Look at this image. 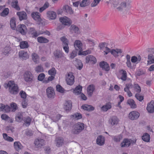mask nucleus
<instances>
[{
	"label": "nucleus",
	"instance_id": "60",
	"mask_svg": "<svg viewBox=\"0 0 154 154\" xmlns=\"http://www.w3.org/2000/svg\"><path fill=\"white\" fill-rule=\"evenodd\" d=\"M134 88L135 91L138 93H140L141 91V88L137 84L134 85Z\"/></svg>",
	"mask_w": 154,
	"mask_h": 154
},
{
	"label": "nucleus",
	"instance_id": "48",
	"mask_svg": "<svg viewBox=\"0 0 154 154\" xmlns=\"http://www.w3.org/2000/svg\"><path fill=\"white\" fill-rule=\"evenodd\" d=\"M23 120L24 121L25 125L26 126H29L30 124L31 119L30 117H28L26 118L23 119Z\"/></svg>",
	"mask_w": 154,
	"mask_h": 154
},
{
	"label": "nucleus",
	"instance_id": "18",
	"mask_svg": "<svg viewBox=\"0 0 154 154\" xmlns=\"http://www.w3.org/2000/svg\"><path fill=\"white\" fill-rule=\"evenodd\" d=\"M99 65L103 70H104L105 71H108L110 69V67L109 64L105 61H103L100 62L99 64Z\"/></svg>",
	"mask_w": 154,
	"mask_h": 154
},
{
	"label": "nucleus",
	"instance_id": "51",
	"mask_svg": "<svg viewBox=\"0 0 154 154\" xmlns=\"http://www.w3.org/2000/svg\"><path fill=\"white\" fill-rule=\"evenodd\" d=\"M35 71L37 72H41L44 71V69L42 66L41 65H39L36 67L35 68Z\"/></svg>",
	"mask_w": 154,
	"mask_h": 154
},
{
	"label": "nucleus",
	"instance_id": "42",
	"mask_svg": "<svg viewBox=\"0 0 154 154\" xmlns=\"http://www.w3.org/2000/svg\"><path fill=\"white\" fill-rule=\"evenodd\" d=\"M32 58L33 60L35 63H38L39 60V57L38 54L35 53H33L32 54Z\"/></svg>",
	"mask_w": 154,
	"mask_h": 154
},
{
	"label": "nucleus",
	"instance_id": "61",
	"mask_svg": "<svg viewBox=\"0 0 154 154\" xmlns=\"http://www.w3.org/2000/svg\"><path fill=\"white\" fill-rule=\"evenodd\" d=\"M133 87V85L131 83L126 84V87L124 88L125 91H126L127 90H129V88H132Z\"/></svg>",
	"mask_w": 154,
	"mask_h": 154
},
{
	"label": "nucleus",
	"instance_id": "13",
	"mask_svg": "<svg viewBox=\"0 0 154 154\" xmlns=\"http://www.w3.org/2000/svg\"><path fill=\"white\" fill-rule=\"evenodd\" d=\"M69 28L70 32L72 33H75L76 34L80 33V29L79 27L76 25L73 24L70 25Z\"/></svg>",
	"mask_w": 154,
	"mask_h": 154
},
{
	"label": "nucleus",
	"instance_id": "55",
	"mask_svg": "<svg viewBox=\"0 0 154 154\" xmlns=\"http://www.w3.org/2000/svg\"><path fill=\"white\" fill-rule=\"evenodd\" d=\"M25 134L28 137H30L33 135V132L30 130H26L25 131Z\"/></svg>",
	"mask_w": 154,
	"mask_h": 154
},
{
	"label": "nucleus",
	"instance_id": "17",
	"mask_svg": "<svg viewBox=\"0 0 154 154\" xmlns=\"http://www.w3.org/2000/svg\"><path fill=\"white\" fill-rule=\"evenodd\" d=\"M90 62L94 64L97 62V59L95 57L92 55H88L86 57V63H88Z\"/></svg>",
	"mask_w": 154,
	"mask_h": 154
},
{
	"label": "nucleus",
	"instance_id": "54",
	"mask_svg": "<svg viewBox=\"0 0 154 154\" xmlns=\"http://www.w3.org/2000/svg\"><path fill=\"white\" fill-rule=\"evenodd\" d=\"M5 130L8 133H12L14 131V128L11 126H7L5 128Z\"/></svg>",
	"mask_w": 154,
	"mask_h": 154
},
{
	"label": "nucleus",
	"instance_id": "11",
	"mask_svg": "<svg viewBox=\"0 0 154 154\" xmlns=\"http://www.w3.org/2000/svg\"><path fill=\"white\" fill-rule=\"evenodd\" d=\"M66 78V80L67 84L69 85H72L74 82L75 77L72 73H68Z\"/></svg>",
	"mask_w": 154,
	"mask_h": 154
},
{
	"label": "nucleus",
	"instance_id": "16",
	"mask_svg": "<svg viewBox=\"0 0 154 154\" xmlns=\"http://www.w3.org/2000/svg\"><path fill=\"white\" fill-rule=\"evenodd\" d=\"M119 119L117 116H112L110 117L109 121L111 125L113 126L117 125L119 122Z\"/></svg>",
	"mask_w": 154,
	"mask_h": 154
},
{
	"label": "nucleus",
	"instance_id": "46",
	"mask_svg": "<svg viewBox=\"0 0 154 154\" xmlns=\"http://www.w3.org/2000/svg\"><path fill=\"white\" fill-rule=\"evenodd\" d=\"M148 59L149 60L147 61L148 64H151L152 63H154V56L152 54H148Z\"/></svg>",
	"mask_w": 154,
	"mask_h": 154
},
{
	"label": "nucleus",
	"instance_id": "1",
	"mask_svg": "<svg viewBox=\"0 0 154 154\" xmlns=\"http://www.w3.org/2000/svg\"><path fill=\"white\" fill-rule=\"evenodd\" d=\"M5 88L9 87V91L12 94H16L18 93L19 89L17 84H15L14 81H9L8 83L4 85Z\"/></svg>",
	"mask_w": 154,
	"mask_h": 154
},
{
	"label": "nucleus",
	"instance_id": "36",
	"mask_svg": "<svg viewBox=\"0 0 154 154\" xmlns=\"http://www.w3.org/2000/svg\"><path fill=\"white\" fill-rule=\"evenodd\" d=\"M23 119L22 113L21 112H18L15 117L16 121L18 122H20Z\"/></svg>",
	"mask_w": 154,
	"mask_h": 154
},
{
	"label": "nucleus",
	"instance_id": "3",
	"mask_svg": "<svg viewBox=\"0 0 154 154\" xmlns=\"http://www.w3.org/2000/svg\"><path fill=\"white\" fill-rule=\"evenodd\" d=\"M84 128V124L82 123L79 122L73 126L71 133L73 134H78L81 132Z\"/></svg>",
	"mask_w": 154,
	"mask_h": 154
},
{
	"label": "nucleus",
	"instance_id": "7",
	"mask_svg": "<svg viewBox=\"0 0 154 154\" xmlns=\"http://www.w3.org/2000/svg\"><path fill=\"white\" fill-rule=\"evenodd\" d=\"M140 116L139 112L136 111H133L130 112L128 115L129 119L131 120L137 119Z\"/></svg>",
	"mask_w": 154,
	"mask_h": 154
},
{
	"label": "nucleus",
	"instance_id": "58",
	"mask_svg": "<svg viewBox=\"0 0 154 154\" xmlns=\"http://www.w3.org/2000/svg\"><path fill=\"white\" fill-rule=\"evenodd\" d=\"M101 0H94L92 3L91 4V7L96 6L100 2Z\"/></svg>",
	"mask_w": 154,
	"mask_h": 154
},
{
	"label": "nucleus",
	"instance_id": "39",
	"mask_svg": "<svg viewBox=\"0 0 154 154\" xmlns=\"http://www.w3.org/2000/svg\"><path fill=\"white\" fill-rule=\"evenodd\" d=\"M37 41L39 43H47L49 42L48 40L42 36L38 37Z\"/></svg>",
	"mask_w": 154,
	"mask_h": 154
},
{
	"label": "nucleus",
	"instance_id": "34",
	"mask_svg": "<svg viewBox=\"0 0 154 154\" xmlns=\"http://www.w3.org/2000/svg\"><path fill=\"white\" fill-rule=\"evenodd\" d=\"M112 107L111 103H106L105 105L101 107V109L103 111L106 112L108 109H110Z\"/></svg>",
	"mask_w": 154,
	"mask_h": 154
},
{
	"label": "nucleus",
	"instance_id": "49",
	"mask_svg": "<svg viewBox=\"0 0 154 154\" xmlns=\"http://www.w3.org/2000/svg\"><path fill=\"white\" fill-rule=\"evenodd\" d=\"M11 108L12 109L11 111L12 112H15L18 109L17 104L14 103L11 104Z\"/></svg>",
	"mask_w": 154,
	"mask_h": 154
},
{
	"label": "nucleus",
	"instance_id": "38",
	"mask_svg": "<svg viewBox=\"0 0 154 154\" xmlns=\"http://www.w3.org/2000/svg\"><path fill=\"white\" fill-rule=\"evenodd\" d=\"M142 139L144 141L149 142L150 140V135L147 133H145L143 134L142 137Z\"/></svg>",
	"mask_w": 154,
	"mask_h": 154
},
{
	"label": "nucleus",
	"instance_id": "10",
	"mask_svg": "<svg viewBox=\"0 0 154 154\" xmlns=\"http://www.w3.org/2000/svg\"><path fill=\"white\" fill-rule=\"evenodd\" d=\"M53 54L56 59L65 58L64 53L59 50H56L54 51Z\"/></svg>",
	"mask_w": 154,
	"mask_h": 154
},
{
	"label": "nucleus",
	"instance_id": "27",
	"mask_svg": "<svg viewBox=\"0 0 154 154\" xmlns=\"http://www.w3.org/2000/svg\"><path fill=\"white\" fill-rule=\"evenodd\" d=\"M72 102L71 100L66 101L64 105V108L66 111H69L72 109Z\"/></svg>",
	"mask_w": 154,
	"mask_h": 154
},
{
	"label": "nucleus",
	"instance_id": "59",
	"mask_svg": "<svg viewBox=\"0 0 154 154\" xmlns=\"http://www.w3.org/2000/svg\"><path fill=\"white\" fill-rule=\"evenodd\" d=\"M45 75L44 73L40 74L38 76V79L39 81H42L45 78Z\"/></svg>",
	"mask_w": 154,
	"mask_h": 154
},
{
	"label": "nucleus",
	"instance_id": "64",
	"mask_svg": "<svg viewBox=\"0 0 154 154\" xmlns=\"http://www.w3.org/2000/svg\"><path fill=\"white\" fill-rule=\"evenodd\" d=\"M106 44V42H101L99 44V47L101 50H103L104 48H105V44Z\"/></svg>",
	"mask_w": 154,
	"mask_h": 154
},
{
	"label": "nucleus",
	"instance_id": "15",
	"mask_svg": "<svg viewBox=\"0 0 154 154\" xmlns=\"http://www.w3.org/2000/svg\"><path fill=\"white\" fill-rule=\"evenodd\" d=\"M19 58L23 60H26L29 58L27 52L24 50L20 51L19 52Z\"/></svg>",
	"mask_w": 154,
	"mask_h": 154
},
{
	"label": "nucleus",
	"instance_id": "35",
	"mask_svg": "<svg viewBox=\"0 0 154 154\" xmlns=\"http://www.w3.org/2000/svg\"><path fill=\"white\" fill-rule=\"evenodd\" d=\"M14 146L16 150L19 151L21 149L23 146L19 141H16L14 143Z\"/></svg>",
	"mask_w": 154,
	"mask_h": 154
},
{
	"label": "nucleus",
	"instance_id": "9",
	"mask_svg": "<svg viewBox=\"0 0 154 154\" xmlns=\"http://www.w3.org/2000/svg\"><path fill=\"white\" fill-rule=\"evenodd\" d=\"M60 20L63 25L68 26L71 25L72 23L71 20L66 17H61L60 19Z\"/></svg>",
	"mask_w": 154,
	"mask_h": 154
},
{
	"label": "nucleus",
	"instance_id": "57",
	"mask_svg": "<svg viewBox=\"0 0 154 154\" xmlns=\"http://www.w3.org/2000/svg\"><path fill=\"white\" fill-rule=\"evenodd\" d=\"M61 117V116L60 115L57 114L55 117H54L53 118H51V119L53 121V122H56L59 120Z\"/></svg>",
	"mask_w": 154,
	"mask_h": 154
},
{
	"label": "nucleus",
	"instance_id": "53",
	"mask_svg": "<svg viewBox=\"0 0 154 154\" xmlns=\"http://www.w3.org/2000/svg\"><path fill=\"white\" fill-rule=\"evenodd\" d=\"M72 116L76 120L81 119L82 117V115L80 113L77 112L75 113Z\"/></svg>",
	"mask_w": 154,
	"mask_h": 154
},
{
	"label": "nucleus",
	"instance_id": "43",
	"mask_svg": "<svg viewBox=\"0 0 154 154\" xmlns=\"http://www.w3.org/2000/svg\"><path fill=\"white\" fill-rule=\"evenodd\" d=\"M120 72L121 73L122 76L120 79L123 81H125L126 80L127 78V75L126 72L125 71L123 70H122Z\"/></svg>",
	"mask_w": 154,
	"mask_h": 154
},
{
	"label": "nucleus",
	"instance_id": "22",
	"mask_svg": "<svg viewBox=\"0 0 154 154\" xmlns=\"http://www.w3.org/2000/svg\"><path fill=\"white\" fill-rule=\"evenodd\" d=\"M95 89V86L93 85H91L88 86L87 92L88 96L91 97L92 96Z\"/></svg>",
	"mask_w": 154,
	"mask_h": 154
},
{
	"label": "nucleus",
	"instance_id": "5",
	"mask_svg": "<svg viewBox=\"0 0 154 154\" xmlns=\"http://www.w3.org/2000/svg\"><path fill=\"white\" fill-rule=\"evenodd\" d=\"M23 78L25 81L27 82L31 83L33 81V75L29 71H26L24 73L23 75Z\"/></svg>",
	"mask_w": 154,
	"mask_h": 154
},
{
	"label": "nucleus",
	"instance_id": "23",
	"mask_svg": "<svg viewBox=\"0 0 154 154\" xmlns=\"http://www.w3.org/2000/svg\"><path fill=\"white\" fill-rule=\"evenodd\" d=\"M56 146L58 147L62 146L64 140L63 138L60 137H57L55 140Z\"/></svg>",
	"mask_w": 154,
	"mask_h": 154
},
{
	"label": "nucleus",
	"instance_id": "26",
	"mask_svg": "<svg viewBox=\"0 0 154 154\" xmlns=\"http://www.w3.org/2000/svg\"><path fill=\"white\" fill-rule=\"evenodd\" d=\"M31 16L35 20L40 22L42 20L40 16V14L39 12H38L32 13L31 14Z\"/></svg>",
	"mask_w": 154,
	"mask_h": 154
},
{
	"label": "nucleus",
	"instance_id": "21",
	"mask_svg": "<svg viewBox=\"0 0 154 154\" xmlns=\"http://www.w3.org/2000/svg\"><path fill=\"white\" fill-rule=\"evenodd\" d=\"M97 143L100 146H102L105 143V138L102 135L99 136L96 139Z\"/></svg>",
	"mask_w": 154,
	"mask_h": 154
},
{
	"label": "nucleus",
	"instance_id": "14",
	"mask_svg": "<svg viewBox=\"0 0 154 154\" xmlns=\"http://www.w3.org/2000/svg\"><path fill=\"white\" fill-rule=\"evenodd\" d=\"M47 95L48 98H53L54 97L55 93L53 88L49 87L46 89Z\"/></svg>",
	"mask_w": 154,
	"mask_h": 154
},
{
	"label": "nucleus",
	"instance_id": "32",
	"mask_svg": "<svg viewBox=\"0 0 154 154\" xmlns=\"http://www.w3.org/2000/svg\"><path fill=\"white\" fill-rule=\"evenodd\" d=\"M82 87L80 85L76 86L73 91V93L76 95H78L81 93Z\"/></svg>",
	"mask_w": 154,
	"mask_h": 154
},
{
	"label": "nucleus",
	"instance_id": "12",
	"mask_svg": "<svg viewBox=\"0 0 154 154\" xmlns=\"http://www.w3.org/2000/svg\"><path fill=\"white\" fill-rule=\"evenodd\" d=\"M28 34L33 38H36L40 34V33L33 27L29 28L28 31Z\"/></svg>",
	"mask_w": 154,
	"mask_h": 154
},
{
	"label": "nucleus",
	"instance_id": "37",
	"mask_svg": "<svg viewBox=\"0 0 154 154\" xmlns=\"http://www.w3.org/2000/svg\"><path fill=\"white\" fill-rule=\"evenodd\" d=\"M20 47L21 49L26 48L29 47L28 42L26 41H22L20 42Z\"/></svg>",
	"mask_w": 154,
	"mask_h": 154
},
{
	"label": "nucleus",
	"instance_id": "52",
	"mask_svg": "<svg viewBox=\"0 0 154 154\" xmlns=\"http://www.w3.org/2000/svg\"><path fill=\"white\" fill-rule=\"evenodd\" d=\"M48 73L51 75L54 76L56 73L55 69L54 68H52L48 71Z\"/></svg>",
	"mask_w": 154,
	"mask_h": 154
},
{
	"label": "nucleus",
	"instance_id": "41",
	"mask_svg": "<svg viewBox=\"0 0 154 154\" xmlns=\"http://www.w3.org/2000/svg\"><path fill=\"white\" fill-rule=\"evenodd\" d=\"M112 138L113 141L116 143L119 142L122 139V137L121 135L112 136Z\"/></svg>",
	"mask_w": 154,
	"mask_h": 154
},
{
	"label": "nucleus",
	"instance_id": "56",
	"mask_svg": "<svg viewBox=\"0 0 154 154\" xmlns=\"http://www.w3.org/2000/svg\"><path fill=\"white\" fill-rule=\"evenodd\" d=\"M57 91L61 93L64 92V89L60 85H57L56 87Z\"/></svg>",
	"mask_w": 154,
	"mask_h": 154
},
{
	"label": "nucleus",
	"instance_id": "2",
	"mask_svg": "<svg viewBox=\"0 0 154 154\" xmlns=\"http://www.w3.org/2000/svg\"><path fill=\"white\" fill-rule=\"evenodd\" d=\"M131 0H125L119 4V6L117 8V9L119 11L126 12L131 8Z\"/></svg>",
	"mask_w": 154,
	"mask_h": 154
},
{
	"label": "nucleus",
	"instance_id": "24",
	"mask_svg": "<svg viewBox=\"0 0 154 154\" xmlns=\"http://www.w3.org/2000/svg\"><path fill=\"white\" fill-rule=\"evenodd\" d=\"M131 140L128 139H125L123 142L121 143V147H128L131 144Z\"/></svg>",
	"mask_w": 154,
	"mask_h": 154
},
{
	"label": "nucleus",
	"instance_id": "30",
	"mask_svg": "<svg viewBox=\"0 0 154 154\" xmlns=\"http://www.w3.org/2000/svg\"><path fill=\"white\" fill-rule=\"evenodd\" d=\"M82 109L88 111H92L94 109V108L91 105H89L87 104L84 105L82 106Z\"/></svg>",
	"mask_w": 154,
	"mask_h": 154
},
{
	"label": "nucleus",
	"instance_id": "33",
	"mask_svg": "<svg viewBox=\"0 0 154 154\" xmlns=\"http://www.w3.org/2000/svg\"><path fill=\"white\" fill-rule=\"evenodd\" d=\"M127 103L132 108L137 107V105L135 101L132 99H129L127 100Z\"/></svg>",
	"mask_w": 154,
	"mask_h": 154
},
{
	"label": "nucleus",
	"instance_id": "63",
	"mask_svg": "<svg viewBox=\"0 0 154 154\" xmlns=\"http://www.w3.org/2000/svg\"><path fill=\"white\" fill-rule=\"evenodd\" d=\"M135 96L136 98L140 101H141L143 99V97L140 95L139 94H135Z\"/></svg>",
	"mask_w": 154,
	"mask_h": 154
},
{
	"label": "nucleus",
	"instance_id": "8",
	"mask_svg": "<svg viewBox=\"0 0 154 154\" xmlns=\"http://www.w3.org/2000/svg\"><path fill=\"white\" fill-rule=\"evenodd\" d=\"M16 30L23 35L26 34L27 31L26 26L23 24L19 25L17 26Z\"/></svg>",
	"mask_w": 154,
	"mask_h": 154
},
{
	"label": "nucleus",
	"instance_id": "47",
	"mask_svg": "<svg viewBox=\"0 0 154 154\" xmlns=\"http://www.w3.org/2000/svg\"><path fill=\"white\" fill-rule=\"evenodd\" d=\"M10 24L12 29L14 30L16 28V23L14 18H12L10 20Z\"/></svg>",
	"mask_w": 154,
	"mask_h": 154
},
{
	"label": "nucleus",
	"instance_id": "62",
	"mask_svg": "<svg viewBox=\"0 0 154 154\" xmlns=\"http://www.w3.org/2000/svg\"><path fill=\"white\" fill-rule=\"evenodd\" d=\"M19 94L22 98H23V99H25L26 98V94L25 92L23 91H20Z\"/></svg>",
	"mask_w": 154,
	"mask_h": 154
},
{
	"label": "nucleus",
	"instance_id": "40",
	"mask_svg": "<svg viewBox=\"0 0 154 154\" xmlns=\"http://www.w3.org/2000/svg\"><path fill=\"white\" fill-rule=\"evenodd\" d=\"M141 59V57L139 55L138 57L135 56H133L131 58V61L133 63L139 62Z\"/></svg>",
	"mask_w": 154,
	"mask_h": 154
},
{
	"label": "nucleus",
	"instance_id": "45",
	"mask_svg": "<svg viewBox=\"0 0 154 154\" xmlns=\"http://www.w3.org/2000/svg\"><path fill=\"white\" fill-rule=\"evenodd\" d=\"M90 3V0H83L80 3V6L81 7H85L88 5Z\"/></svg>",
	"mask_w": 154,
	"mask_h": 154
},
{
	"label": "nucleus",
	"instance_id": "28",
	"mask_svg": "<svg viewBox=\"0 0 154 154\" xmlns=\"http://www.w3.org/2000/svg\"><path fill=\"white\" fill-rule=\"evenodd\" d=\"M47 16L50 20L55 19L57 16L56 12L53 11H49L47 13Z\"/></svg>",
	"mask_w": 154,
	"mask_h": 154
},
{
	"label": "nucleus",
	"instance_id": "29",
	"mask_svg": "<svg viewBox=\"0 0 154 154\" xmlns=\"http://www.w3.org/2000/svg\"><path fill=\"white\" fill-rule=\"evenodd\" d=\"M63 10L64 12L70 14L73 13V11L71 8L67 5L64 6L63 7Z\"/></svg>",
	"mask_w": 154,
	"mask_h": 154
},
{
	"label": "nucleus",
	"instance_id": "4",
	"mask_svg": "<svg viewBox=\"0 0 154 154\" xmlns=\"http://www.w3.org/2000/svg\"><path fill=\"white\" fill-rule=\"evenodd\" d=\"M60 39L62 42L63 49L66 52L68 53L69 51V41L68 39L64 36L60 38Z\"/></svg>",
	"mask_w": 154,
	"mask_h": 154
},
{
	"label": "nucleus",
	"instance_id": "25",
	"mask_svg": "<svg viewBox=\"0 0 154 154\" xmlns=\"http://www.w3.org/2000/svg\"><path fill=\"white\" fill-rule=\"evenodd\" d=\"M82 44L79 40L75 41L74 43V46L77 50H79L80 51L82 49Z\"/></svg>",
	"mask_w": 154,
	"mask_h": 154
},
{
	"label": "nucleus",
	"instance_id": "6",
	"mask_svg": "<svg viewBox=\"0 0 154 154\" xmlns=\"http://www.w3.org/2000/svg\"><path fill=\"white\" fill-rule=\"evenodd\" d=\"M34 144L36 147L41 149L45 145V140L41 138H38L35 139Z\"/></svg>",
	"mask_w": 154,
	"mask_h": 154
},
{
	"label": "nucleus",
	"instance_id": "31",
	"mask_svg": "<svg viewBox=\"0 0 154 154\" xmlns=\"http://www.w3.org/2000/svg\"><path fill=\"white\" fill-rule=\"evenodd\" d=\"M12 7L17 11H20V9L19 6L18 5L17 0H13L11 4Z\"/></svg>",
	"mask_w": 154,
	"mask_h": 154
},
{
	"label": "nucleus",
	"instance_id": "19",
	"mask_svg": "<svg viewBox=\"0 0 154 154\" xmlns=\"http://www.w3.org/2000/svg\"><path fill=\"white\" fill-rule=\"evenodd\" d=\"M17 14L20 20L21 21L24 20H26L27 16L26 13L23 11L18 12Z\"/></svg>",
	"mask_w": 154,
	"mask_h": 154
},
{
	"label": "nucleus",
	"instance_id": "44",
	"mask_svg": "<svg viewBox=\"0 0 154 154\" xmlns=\"http://www.w3.org/2000/svg\"><path fill=\"white\" fill-rule=\"evenodd\" d=\"M3 136L4 139L8 142H13L14 141V139L11 137L8 136L7 134L3 133Z\"/></svg>",
	"mask_w": 154,
	"mask_h": 154
},
{
	"label": "nucleus",
	"instance_id": "20",
	"mask_svg": "<svg viewBox=\"0 0 154 154\" xmlns=\"http://www.w3.org/2000/svg\"><path fill=\"white\" fill-rule=\"evenodd\" d=\"M146 109L150 113H153L154 112V101H151L147 104Z\"/></svg>",
	"mask_w": 154,
	"mask_h": 154
},
{
	"label": "nucleus",
	"instance_id": "50",
	"mask_svg": "<svg viewBox=\"0 0 154 154\" xmlns=\"http://www.w3.org/2000/svg\"><path fill=\"white\" fill-rule=\"evenodd\" d=\"M9 13V9L8 8L5 9L1 13V16L2 17H5Z\"/></svg>",
	"mask_w": 154,
	"mask_h": 154
}]
</instances>
